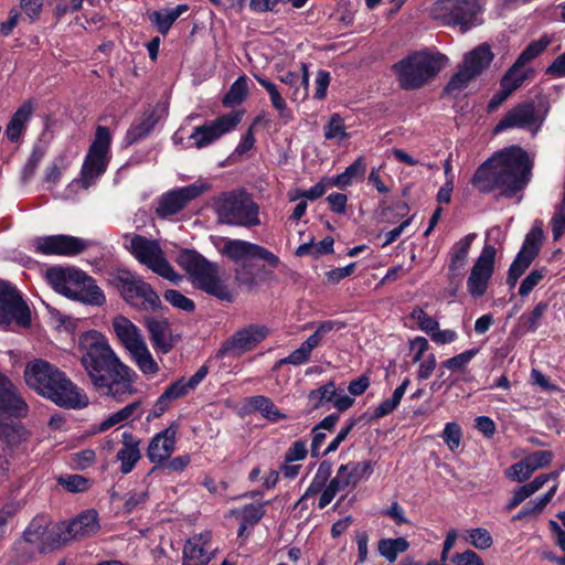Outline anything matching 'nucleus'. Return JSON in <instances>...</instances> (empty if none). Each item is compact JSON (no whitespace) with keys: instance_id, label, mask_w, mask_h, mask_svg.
I'll return each mask as SVG.
<instances>
[{"instance_id":"34","label":"nucleus","mask_w":565,"mask_h":565,"mask_svg":"<svg viewBox=\"0 0 565 565\" xmlns=\"http://www.w3.org/2000/svg\"><path fill=\"white\" fill-rule=\"evenodd\" d=\"M280 81L292 88L290 98L303 100L308 96L309 71L307 64H301V75L295 72H287L280 76Z\"/></svg>"},{"instance_id":"12","label":"nucleus","mask_w":565,"mask_h":565,"mask_svg":"<svg viewBox=\"0 0 565 565\" xmlns=\"http://www.w3.org/2000/svg\"><path fill=\"white\" fill-rule=\"evenodd\" d=\"M494 58L491 47L487 43H481L468 52L458 72L450 78L446 86L449 93L461 90L483 71H486Z\"/></svg>"},{"instance_id":"59","label":"nucleus","mask_w":565,"mask_h":565,"mask_svg":"<svg viewBox=\"0 0 565 565\" xmlns=\"http://www.w3.org/2000/svg\"><path fill=\"white\" fill-rule=\"evenodd\" d=\"M532 475L533 471L525 459H522L505 470V476L518 482L527 480Z\"/></svg>"},{"instance_id":"22","label":"nucleus","mask_w":565,"mask_h":565,"mask_svg":"<svg viewBox=\"0 0 565 565\" xmlns=\"http://www.w3.org/2000/svg\"><path fill=\"white\" fill-rule=\"evenodd\" d=\"M207 190L203 183L190 184L177 190H172L161 196L156 209L160 217H168L180 212L190 201L196 199Z\"/></svg>"},{"instance_id":"25","label":"nucleus","mask_w":565,"mask_h":565,"mask_svg":"<svg viewBox=\"0 0 565 565\" xmlns=\"http://www.w3.org/2000/svg\"><path fill=\"white\" fill-rule=\"evenodd\" d=\"M177 431L178 426L173 423L151 438L147 456L152 463L159 465L170 458L175 449Z\"/></svg>"},{"instance_id":"27","label":"nucleus","mask_w":565,"mask_h":565,"mask_svg":"<svg viewBox=\"0 0 565 565\" xmlns=\"http://www.w3.org/2000/svg\"><path fill=\"white\" fill-rule=\"evenodd\" d=\"M140 444L141 440L130 431L121 434V447L116 454V460L120 462L119 470L122 475L130 473L141 459Z\"/></svg>"},{"instance_id":"42","label":"nucleus","mask_w":565,"mask_h":565,"mask_svg":"<svg viewBox=\"0 0 565 565\" xmlns=\"http://www.w3.org/2000/svg\"><path fill=\"white\" fill-rule=\"evenodd\" d=\"M340 467L345 468L344 473L349 477L352 488H355L363 478H367L373 472V463L371 461H350Z\"/></svg>"},{"instance_id":"30","label":"nucleus","mask_w":565,"mask_h":565,"mask_svg":"<svg viewBox=\"0 0 565 565\" xmlns=\"http://www.w3.org/2000/svg\"><path fill=\"white\" fill-rule=\"evenodd\" d=\"M145 324L150 334L152 345L162 353H168L173 347L171 328L168 320L148 317L145 319Z\"/></svg>"},{"instance_id":"39","label":"nucleus","mask_w":565,"mask_h":565,"mask_svg":"<svg viewBox=\"0 0 565 565\" xmlns=\"http://www.w3.org/2000/svg\"><path fill=\"white\" fill-rule=\"evenodd\" d=\"M189 10L188 4H179L175 8L168 10L166 12L162 11H153L149 19L157 26V30L161 34H167L175 22V20L184 12Z\"/></svg>"},{"instance_id":"15","label":"nucleus","mask_w":565,"mask_h":565,"mask_svg":"<svg viewBox=\"0 0 565 565\" xmlns=\"http://www.w3.org/2000/svg\"><path fill=\"white\" fill-rule=\"evenodd\" d=\"M110 143L109 129L105 126H98L82 168L85 180H93L106 170L109 161Z\"/></svg>"},{"instance_id":"61","label":"nucleus","mask_w":565,"mask_h":565,"mask_svg":"<svg viewBox=\"0 0 565 565\" xmlns=\"http://www.w3.org/2000/svg\"><path fill=\"white\" fill-rule=\"evenodd\" d=\"M532 471L547 467L553 460V452L548 450H539L524 458Z\"/></svg>"},{"instance_id":"46","label":"nucleus","mask_w":565,"mask_h":565,"mask_svg":"<svg viewBox=\"0 0 565 565\" xmlns=\"http://www.w3.org/2000/svg\"><path fill=\"white\" fill-rule=\"evenodd\" d=\"M335 397V385L333 382L320 386L317 390H312L308 394V401L312 409H318L324 403L332 402Z\"/></svg>"},{"instance_id":"5","label":"nucleus","mask_w":565,"mask_h":565,"mask_svg":"<svg viewBox=\"0 0 565 565\" xmlns=\"http://www.w3.org/2000/svg\"><path fill=\"white\" fill-rule=\"evenodd\" d=\"M46 278L54 290L70 299L92 306H102L106 301L102 289L83 270L52 267L47 269Z\"/></svg>"},{"instance_id":"57","label":"nucleus","mask_w":565,"mask_h":565,"mask_svg":"<svg viewBox=\"0 0 565 565\" xmlns=\"http://www.w3.org/2000/svg\"><path fill=\"white\" fill-rule=\"evenodd\" d=\"M461 438L462 433L460 426L457 423H447L443 431V439L449 450L455 451L458 449Z\"/></svg>"},{"instance_id":"21","label":"nucleus","mask_w":565,"mask_h":565,"mask_svg":"<svg viewBox=\"0 0 565 565\" xmlns=\"http://www.w3.org/2000/svg\"><path fill=\"white\" fill-rule=\"evenodd\" d=\"M223 256L232 262L238 263L248 258H259L276 268L279 265V258L267 248L249 243L243 239L224 238V245L220 249Z\"/></svg>"},{"instance_id":"64","label":"nucleus","mask_w":565,"mask_h":565,"mask_svg":"<svg viewBox=\"0 0 565 565\" xmlns=\"http://www.w3.org/2000/svg\"><path fill=\"white\" fill-rule=\"evenodd\" d=\"M451 561L456 565H484L482 558L471 550L455 554Z\"/></svg>"},{"instance_id":"55","label":"nucleus","mask_w":565,"mask_h":565,"mask_svg":"<svg viewBox=\"0 0 565 565\" xmlns=\"http://www.w3.org/2000/svg\"><path fill=\"white\" fill-rule=\"evenodd\" d=\"M411 317L417 323L418 328L428 334L436 331L439 327L438 321L427 315L422 308L413 309Z\"/></svg>"},{"instance_id":"40","label":"nucleus","mask_w":565,"mask_h":565,"mask_svg":"<svg viewBox=\"0 0 565 565\" xmlns=\"http://www.w3.org/2000/svg\"><path fill=\"white\" fill-rule=\"evenodd\" d=\"M409 543L404 537L382 539L379 541V553L388 562H394L398 554L408 550Z\"/></svg>"},{"instance_id":"50","label":"nucleus","mask_w":565,"mask_h":565,"mask_svg":"<svg viewBox=\"0 0 565 565\" xmlns=\"http://www.w3.org/2000/svg\"><path fill=\"white\" fill-rule=\"evenodd\" d=\"M557 490V484H554L543 497H541L532 507H524L518 514L513 516V521L523 520L530 515H539L547 503L552 500Z\"/></svg>"},{"instance_id":"49","label":"nucleus","mask_w":565,"mask_h":565,"mask_svg":"<svg viewBox=\"0 0 565 565\" xmlns=\"http://www.w3.org/2000/svg\"><path fill=\"white\" fill-rule=\"evenodd\" d=\"M548 309L547 302H539L531 312L523 313L520 318L525 331L534 332L540 327V321Z\"/></svg>"},{"instance_id":"7","label":"nucleus","mask_w":565,"mask_h":565,"mask_svg":"<svg viewBox=\"0 0 565 565\" xmlns=\"http://www.w3.org/2000/svg\"><path fill=\"white\" fill-rule=\"evenodd\" d=\"M446 57L439 53L415 52L393 65L397 82L403 89L423 87L441 70Z\"/></svg>"},{"instance_id":"51","label":"nucleus","mask_w":565,"mask_h":565,"mask_svg":"<svg viewBox=\"0 0 565 565\" xmlns=\"http://www.w3.org/2000/svg\"><path fill=\"white\" fill-rule=\"evenodd\" d=\"M550 40L544 36L541 38L537 41H534L530 43L524 51L519 55L516 58V63H519L521 66L525 67L527 63L533 61L536 56H539L541 53L545 51V49L548 46Z\"/></svg>"},{"instance_id":"1","label":"nucleus","mask_w":565,"mask_h":565,"mask_svg":"<svg viewBox=\"0 0 565 565\" xmlns=\"http://www.w3.org/2000/svg\"><path fill=\"white\" fill-rule=\"evenodd\" d=\"M82 347L85 349L82 365L98 392L117 401H124L125 396L134 393L135 372L117 358L102 333H86Z\"/></svg>"},{"instance_id":"53","label":"nucleus","mask_w":565,"mask_h":565,"mask_svg":"<svg viewBox=\"0 0 565 565\" xmlns=\"http://www.w3.org/2000/svg\"><path fill=\"white\" fill-rule=\"evenodd\" d=\"M235 280L242 285L252 289L256 285V275L254 271L253 264L243 262L234 271Z\"/></svg>"},{"instance_id":"48","label":"nucleus","mask_w":565,"mask_h":565,"mask_svg":"<svg viewBox=\"0 0 565 565\" xmlns=\"http://www.w3.org/2000/svg\"><path fill=\"white\" fill-rule=\"evenodd\" d=\"M250 405L259 411L266 418L277 422L280 418H284L285 415H282L278 408L275 406L271 399L265 396H254L250 399Z\"/></svg>"},{"instance_id":"63","label":"nucleus","mask_w":565,"mask_h":565,"mask_svg":"<svg viewBox=\"0 0 565 565\" xmlns=\"http://www.w3.org/2000/svg\"><path fill=\"white\" fill-rule=\"evenodd\" d=\"M58 483L70 492H83L88 488V480L79 475H72L66 478H60Z\"/></svg>"},{"instance_id":"3","label":"nucleus","mask_w":565,"mask_h":565,"mask_svg":"<svg viewBox=\"0 0 565 565\" xmlns=\"http://www.w3.org/2000/svg\"><path fill=\"white\" fill-rule=\"evenodd\" d=\"M26 385L39 395L65 408H83L88 398L56 365L43 359H34L24 369Z\"/></svg>"},{"instance_id":"44","label":"nucleus","mask_w":565,"mask_h":565,"mask_svg":"<svg viewBox=\"0 0 565 565\" xmlns=\"http://www.w3.org/2000/svg\"><path fill=\"white\" fill-rule=\"evenodd\" d=\"M26 543L33 545H44L49 542L47 525L44 520H33L23 533Z\"/></svg>"},{"instance_id":"17","label":"nucleus","mask_w":565,"mask_h":565,"mask_svg":"<svg viewBox=\"0 0 565 565\" xmlns=\"http://www.w3.org/2000/svg\"><path fill=\"white\" fill-rule=\"evenodd\" d=\"M495 254L493 246L486 245L475 262L467 280V290L471 297L480 298L487 292L494 273Z\"/></svg>"},{"instance_id":"47","label":"nucleus","mask_w":565,"mask_h":565,"mask_svg":"<svg viewBox=\"0 0 565 565\" xmlns=\"http://www.w3.org/2000/svg\"><path fill=\"white\" fill-rule=\"evenodd\" d=\"M247 95V79L245 76L238 77L231 86L230 90L223 97V105L227 107L236 106L243 103Z\"/></svg>"},{"instance_id":"37","label":"nucleus","mask_w":565,"mask_h":565,"mask_svg":"<svg viewBox=\"0 0 565 565\" xmlns=\"http://www.w3.org/2000/svg\"><path fill=\"white\" fill-rule=\"evenodd\" d=\"M142 415L141 403L139 401L130 403L121 409L110 414L99 424V431H105L113 426L124 423L130 418H140Z\"/></svg>"},{"instance_id":"8","label":"nucleus","mask_w":565,"mask_h":565,"mask_svg":"<svg viewBox=\"0 0 565 565\" xmlns=\"http://www.w3.org/2000/svg\"><path fill=\"white\" fill-rule=\"evenodd\" d=\"M258 205L243 190L224 192L215 200V212L220 223L252 227L260 224Z\"/></svg>"},{"instance_id":"56","label":"nucleus","mask_w":565,"mask_h":565,"mask_svg":"<svg viewBox=\"0 0 565 565\" xmlns=\"http://www.w3.org/2000/svg\"><path fill=\"white\" fill-rule=\"evenodd\" d=\"M164 299L173 307L181 309L186 312H192L195 309V303L190 298L182 295L180 291L174 289H168L164 295Z\"/></svg>"},{"instance_id":"43","label":"nucleus","mask_w":565,"mask_h":565,"mask_svg":"<svg viewBox=\"0 0 565 565\" xmlns=\"http://www.w3.org/2000/svg\"><path fill=\"white\" fill-rule=\"evenodd\" d=\"M366 171V163L363 157H359L352 164H350L344 172L337 175L333 180V184L338 186H347L352 183L353 180L362 178Z\"/></svg>"},{"instance_id":"6","label":"nucleus","mask_w":565,"mask_h":565,"mask_svg":"<svg viewBox=\"0 0 565 565\" xmlns=\"http://www.w3.org/2000/svg\"><path fill=\"white\" fill-rule=\"evenodd\" d=\"M46 278L54 290L70 299L92 306H102L106 301L102 289L83 270L52 267L47 269Z\"/></svg>"},{"instance_id":"62","label":"nucleus","mask_w":565,"mask_h":565,"mask_svg":"<svg viewBox=\"0 0 565 565\" xmlns=\"http://www.w3.org/2000/svg\"><path fill=\"white\" fill-rule=\"evenodd\" d=\"M469 536L471 544L478 550H487L493 544L490 532L482 527L471 530Z\"/></svg>"},{"instance_id":"32","label":"nucleus","mask_w":565,"mask_h":565,"mask_svg":"<svg viewBox=\"0 0 565 565\" xmlns=\"http://www.w3.org/2000/svg\"><path fill=\"white\" fill-rule=\"evenodd\" d=\"M332 473V462L329 460H323L319 463L318 469L307 488L306 492L302 494V497L296 502L295 508L297 507H303L305 502L318 494L324 491L326 487L328 486L330 481V477Z\"/></svg>"},{"instance_id":"38","label":"nucleus","mask_w":565,"mask_h":565,"mask_svg":"<svg viewBox=\"0 0 565 565\" xmlns=\"http://www.w3.org/2000/svg\"><path fill=\"white\" fill-rule=\"evenodd\" d=\"M157 121L158 119L154 117L152 111L145 113L142 117L138 121L134 122L127 130L125 137L126 142L128 145H132L148 136L156 126Z\"/></svg>"},{"instance_id":"20","label":"nucleus","mask_w":565,"mask_h":565,"mask_svg":"<svg viewBox=\"0 0 565 565\" xmlns=\"http://www.w3.org/2000/svg\"><path fill=\"white\" fill-rule=\"evenodd\" d=\"M242 116V111H234L195 127L190 135V139L193 140L196 148H204L233 130L241 122Z\"/></svg>"},{"instance_id":"28","label":"nucleus","mask_w":565,"mask_h":565,"mask_svg":"<svg viewBox=\"0 0 565 565\" xmlns=\"http://www.w3.org/2000/svg\"><path fill=\"white\" fill-rule=\"evenodd\" d=\"M113 329L119 342L129 353L146 343L139 328L124 316H116L113 319Z\"/></svg>"},{"instance_id":"60","label":"nucleus","mask_w":565,"mask_h":565,"mask_svg":"<svg viewBox=\"0 0 565 565\" xmlns=\"http://www.w3.org/2000/svg\"><path fill=\"white\" fill-rule=\"evenodd\" d=\"M242 521L254 526L265 514L264 504H246L241 510Z\"/></svg>"},{"instance_id":"36","label":"nucleus","mask_w":565,"mask_h":565,"mask_svg":"<svg viewBox=\"0 0 565 565\" xmlns=\"http://www.w3.org/2000/svg\"><path fill=\"white\" fill-rule=\"evenodd\" d=\"M33 111L32 104L30 102H24L13 114L11 117L7 129L6 135L9 140L18 141L22 131L25 128V124L30 119Z\"/></svg>"},{"instance_id":"24","label":"nucleus","mask_w":565,"mask_h":565,"mask_svg":"<svg viewBox=\"0 0 565 565\" xmlns=\"http://www.w3.org/2000/svg\"><path fill=\"white\" fill-rule=\"evenodd\" d=\"M28 411V404L18 392L17 386L8 377L0 374V414L24 417Z\"/></svg>"},{"instance_id":"13","label":"nucleus","mask_w":565,"mask_h":565,"mask_svg":"<svg viewBox=\"0 0 565 565\" xmlns=\"http://www.w3.org/2000/svg\"><path fill=\"white\" fill-rule=\"evenodd\" d=\"M11 323L22 328L30 327L31 310L12 284L0 280V327Z\"/></svg>"},{"instance_id":"10","label":"nucleus","mask_w":565,"mask_h":565,"mask_svg":"<svg viewBox=\"0 0 565 565\" xmlns=\"http://www.w3.org/2000/svg\"><path fill=\"white\" fill-rule=\"evenodd\" d=\"M113 279L122 299L136 309L156 311L161 308L159 295L139 276L119 270Z\"/></svg>"},{"instance_id":"41","label":"nucleus","mask_w":565,"mask_h":565,"mask_svg":"<svg viewBox=\"0 0 565 565\" xmlns=\"http://www.w3.org/2000/svg\"><path fill=\"white\" fill-rule=\"evenodd\" d=\"M130 354L143 374L154 375L159 372V366L152 358L146 343L139 345V348L131 351Z\"/></svg>"},{"instance_id":"58","label":"nucleus","mask_w":565,"mask_h":565,"mask_svg":"<svg viewBox=\"0 0 565 565\" xmlns=\"http://www.w3.org/2000/svg\"><path fill=\"white\" fill-rule=\"evenodd\" d=\"M476 354L477 350H467L443 362L441 367L448 369L450 371H465L466 366Z\"/></svg>"},{"instance_id":"18","label":"nucleus","mask_w":565,"mask_h":565,"mask_svg":"<svg viewBox=\"0 0 565 565\" xmlns=\"http://www.w3.org/2000/svg\"><path fill=\"white\" fill-rule=\"evenodd\" d=\"M543 237V231L540 226H533L526 234L522 248L518 253L508 271L507 284L510 287L515 286L518 279L524 274L537 256Z\"/></svg>"},{"instance_id":"33","label":"nucleus","mask_w":565,"mask_h":565,"mask_svg":"<svg viewBox=\"0 0 565 565\" xmlns=\"http://www.w3.org/2000/svg\"><path fill=\"white\" fill-rule=\"evenodd\" d=\"M332 473V462L329 460H323L319 463L318 469L307 488L306 492L302 494V497L296 502L295 508L297 507H303L305 502L318 494L324 491L326 487L328 486L330 481V477Z\"/></svg>"},{"instance_id":"35","label":"nucleus","mask_w":565,"mask_h":565,"mask_svg":"<svg viewBox=\"0 0 565 565\" xmlns=\"http://www.w3.org/2000/svg\"><path fill=\"white\" fill-rule=\"evenodd\" d=\"M345 468L339 467L337 470V473L333 478L330 479L328 486L326 487L322 494H320L318 508L324 509L327 505H329L332 500L335 498V495L344 490L347 487H352L351 481L349 480V477H347Z\"/></svg>"},{"instance_id":"45","label":"nucleus","mask_w":565,"mask_h":565,"mask_svg":"<svg viewBox=\"0 0 565 565\" xmlns=\"http://www.w3.org/2000/svg\"><path fill=\"white\" fill-rule=\"evenodd\" d=\"M527 77V70L521 66L519 63L514 64L507 71L501 78V87H507L510 92L518 89Z\"/></svg>"},{"instance_id":"4","label":"nucleus","mask_w":565,"mask_h":565,"mask_svg":"<svg viewBox=\"0 0 565 565\" xmlns=\"http://www.w3.org/2000/svg\"><path fill=\"white\" fill-rule=\"evenodd\" d=\"M177 263L186 271L191 284L207 295H211L223 301H233V294L228 289L225 280L221 277V268L216 263H212L195 250H182Z\"/></svg>"},{"instance_id":"16","label":"nucleus","mask_w":565,"mask_h":565,"mask_svg":"<svg viewBox=\"0 0 565 565\" xmlns=\"http://www.w3.org/2000/svg\"><path fill=\"white\" fill-rule=\"evenodd\" d=\"M268 334L269 330L264 324H249L242 328L222 343L217 351V356L232 355L238 358L254 350Z\"/></svg>"},{"instance_id":"11","label":"nucleus","mask_w":565,"mask_h":565,"mask_svg":"<svg viewBox=\"0 0 565 565\" xmlns=\"http://www.w3.org/2000/svg\"><path fill=\"white\" fill-rule=\"evenodd\" d=\"M480 12L478 0H438L433 6V15L445 25L459 26L467 32L475 26Z\"/></svg>"},{"instance_id":"54","label":"nucleus","mask_w":565,"mask_h":565,"mask_svg":"<svg viewBox=\"0 0 565 565\" xmlns=\"http://www.w3.org/2000/svg\"><path fill=\"white\" fill-rule=\"evenodd\" d=\"M324 137L326 139L337 138L340 141L344 140L348 137L343 119L339 114H333L330 117L329 122L324 126Z\"/></svg>"},{"instance_id":"19","label":"nucleus","mask_w":565,"mask_h":565,"mask_svg":"<svg viewBox=\"0 0 565 565\" xmlns=\"http://www.w3.org/2000/svg\"><path fill=\"white\" fill-rule=\"evenodd\" d=\"M99 530L98 514L95 510H86L70 522L57 526V539L53 543L65 544L96 534Z\"/></svg>"},{"instance_id":"2","label":"nucleus","mask_w":565,"mask_h":565,"mask_svg":"<svg viewBox=\"0 0 565 565\" xmlns=\"http://www.w3.org/2000/svg\"><path fill=\"white\" fill-rule=\"evenodd\" d=\"M532 168L527 152L512 146L484 161L475 172L471 183L481 193L499 190L501 196L513 198L529 184Z\"/></svg>"},{"instance_id":"29","label":"nucleus","mask_w":565,"mask_h":565,"mask_svg":"<svg viewBox=\"0 0 565 565\" xmlns=\"http://www.w3.org/2000/svg\"><path fill=\"white\" fill-rule=\"evenodd\" d=\"M476 237V234H468L461 239H459L451 247L449 252V273L448 277L450 281H454L457 277H460L465 270V267L468 262V254L471 248V244Z\"/></svg>"},{"instance_id":"9","label":"nucleus","mask_w":565,"mask_h":565,"mask_svg":"<svg viewBox=\"0 0 565 565\" xmlns=\"http://www.w3.org/2000/svg\"><path fill=\"white\" fill-rule=\"evenodd\" d=\"M125 238L129 241V244L125 245L126 248L140 264L170 281L178 282L181 279L167 260L164 252L156 239L139 234L125 235Z\"/></svg>"},{"instance_id":"23","label":"nucleus","mask_w":565,"mask_h":565,"mask_svg":"<svg viewBox=\"0 0 565 565\" xmlns=\"http://www.w3.org/2000/svg\"><path fill=\"white\" fill-rule=\"evenodd\" d=\"M36 252L43 255L74 256L83 253L88 244L86 241L70 235H52L38 237L34 241Z\"/></svg>"},{"instance_id":"52","label":"nucleus","mask_w":565,"mask_h":565,"mask_svg":"<svg viewBox=\"0 0 565 565\" xmlns=\"http://www.w3.org/2000/svg\"><path fill=\"white\" fill-rule=\"evenodd\" d=\"M257 82L268 92L271 105L279 111L281 117L286 116L287 105L285 99L281 97L276 85L270 81L256 76Z\"/></svg>"},{"instance_id":"31","label":"nucleus","mask_w":565,"mask_h":565,"mask_svg":"<svg viewBox=\"0 0 565 565\" xmlns=\"http://www.w3.org/2000/svg\"><path fill=\"white\" fill-rule=\"evenodd\" d=\"M207 372L209 367L206 365H202L189 380L184 377L179 379L169 385L161 395L171 404L172 401L184 397L191 391L195 390L196 386L205 379Z\"/></svg>"},{"instance_id":"26","label":"nucleus","mask_w":565,"mask_h":565,"mask_svg":"<svg viewBox=\"0 0 565 565\" xmlns=\"http://www.w3.org/2000/svg\"><path fill=\"white\" fill-rule=\"evenodd\" d=\"M211 533L189 539L183 547V565H207L212 558Z\"/></svg>"},{"instance_id":"14","label":"nucleus","mask_w":565,"mask_h":565,"mask_svg":"<svg viewBox=\"0 0 565 565\" xmlns=\"http://www.w3.org/2000/svg\"><path fill=\"white\" fill-rule=\"evenodd\" d=\"M545 115L536 108L533 102H523L512 107L502 119L495 125L493 131L499 134L507 129H526L536 134L543 121Z\"/></svg>"}]
</instances>
